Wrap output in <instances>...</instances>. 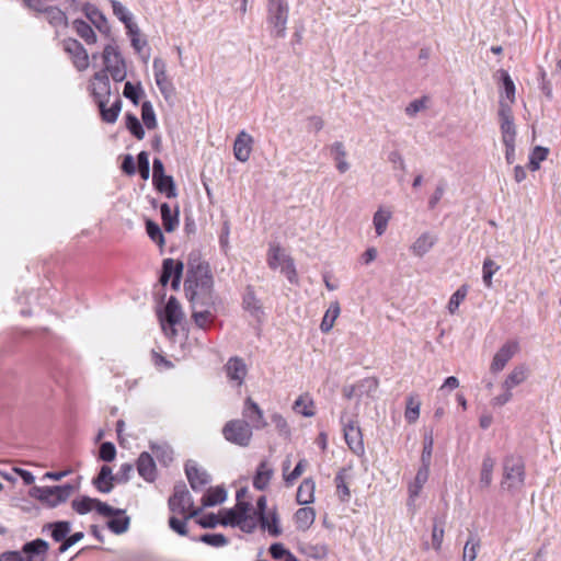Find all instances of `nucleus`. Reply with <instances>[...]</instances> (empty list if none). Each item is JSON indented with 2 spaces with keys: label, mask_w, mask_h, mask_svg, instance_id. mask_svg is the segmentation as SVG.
<instances>
[{
  "label": "nucleus",
  "mask_w": 561,
  "mask_h": 561,
  "mask_svg": "<svg viewBox=\"0 0 561 561\" xmlns=\"http://www.w3.org/2000/svg\"><path fill=\"white\" fill-rule=\"evenodd\" d=\"M225 438L233 444L243 446L245 444V425L243 421H229L222 428Z\"/></svg>",
  "instance_id": "f3484780"
},
{
  "label": "nucleus",
  "mask_w": 561,
  "mask_h": 561,
  "mask_svg": "<svg viewBox=\"0 0 561 561\" xmlns=\"http://www.w3.org/2000/svg\"><path fill=\"white\" fill-rule=\"evenodd\" d=\"M268 266L279 270L291 284L298 283V275L293 259L277 244H272L267 254Z\"/></svg>",
  "instance_id": "39448f33"
},
{
  "label": "nucleus",
  "mask_w": 561,
  "mask_h": 561,
  "mask_svg": "<svg viewBox=\"0 0 561 561\" xmlns=\"http://www.w3.org/2000/svg\"><path fill=\"white\" fill-rule=\"evenodd\" d=\"M549 150L545 147L537 146L529 156V169L536 171L540 168V162L547 159Z\"/></svg>",
  "instance_id": "864d4df0"
},
{
  "label": "nucleus",
  "mask_w": 561,
  "mask_h": 561,
  "mask_svg": "<svg viewBox=\"0 0 561 561\" xmlns=\"http://www.w3.org/2000/svg\"><path fill=\"white\" fill-rule=\"evenodd\" d=\"M199 540L213 547H221L227 543L226 537L221 534H205L201 536Z\"/></svg>",
  "instance_id": "774afa93"
},
{
  "label": "nucleus",
  "mask_w": 561,
  "mask_h": 561,
  "mask_svg": "<svg viewBox=\"0 0 561 561\" xmlns=\"http://www.w3.org/2000/svg\"><path fill=\"white\" fill-rule=\"evenodd\" d=\"M248 425L254 430H262L267 425L263 411L250 398H248Z\"/></svg>",
  "instance_id": "bb28decb"
},
{
  "label": "nucleus",
  "mask_w": 561,
  "mask_h": 561,
  "mask_svg": "<svg viewBox=\"0 0 561 561\" xmlns=\"http://www.w3.org/2000/svg\"><path fill=\"white\" fill-rule=\"evenodd\" d=\"M437 238L435 234L424 232L411 245V251L414 255L422 257L434 247Z\"/></svg>",
  "instance_id": "5701e85b"
},
{
  "label": "nucleus",
  "mask_w": 561,
  "mask_h": 561,
  "mask_svg": "<svg viewBox=\"0 0 561 561\" xmlns=\"http://www.w3.org/2000/svg\"><path fill=\"white\" fill-rule=\"evenodd\" d=\"M153 185L160 193L165 194L168 198H173L176 196L175 184L171 175H165L156 180Z\"/></svg>",
  "instance_id": "de8ad7c7"
},
{
  "label": "nucleus",
  "mask_w": 561,
  "mask_h": 561,
  "mask_svg": "<svg viewBox=\"0 0 561 561\" xmlns=\"http://www.w3.org/2000/svg\"><path fill=\"white\" fill-rule=\"evenodd\" d=\"M184 291L186 298L194 307L215 306L214 278L208 263H188L186 278L184 280Z\"/></svg>",
  "instance_id": "f257e3e1"
},
{
  "label": "nucleus",
  "mask_w": 561,
  "mask_h": 561,
  "mask_svg": "<svg viewBox=\"0 0 561 561\" xmlns=\"http://www.w3.org/2000/svg\"><path fill=\"white\" fill-rule=\"evenodd\" d=\"M499 270H500V265L496 264L492 259L486 257L483 261L482 279H483L485 287H488V288L492 287V277Z\"/></svg>",
  "instance_id": "3c124183"
},
{
  "label": "nucleus",
  "mask_w": 561,
  "mask_h": 561,
  "mask_svg": "<svg viewBox=\"0 0 561 561\" xmlns=\"http://www.w3.org/2000/svg\"><path fill=\"white\" fill-rule=\"evenodd\" d=\"M245 495V488H240L237 491L238 503L234 508L222 510L219 512L220 524L224 526H240L243 529V522H245V502L243 496Z\"/></svg>",
  "instance_id": "9b49d317"
},
{
  "label": "nucleus",
  "mask_w": 561,
  "mask_h": 561,
  "mask_svg": "<svg viewBox=\"0 0 561 561\" xmlns=\"http://www.w3.org/2000/svg\"><path fill=\"white\" fill-rule=\"evenodd\" d=\"M197 307L198 306H196V307L193 306L192 317L197 327L206 330V329L210 328V325L213 324V322L215 320V314L210 310L211 307H206V309H203V310H197Z\"/></svg>",
  "instance_id": "e433bc0d"
},
{
  "label": "nucleus",
  "mask_w": 561,
  "mask_h": 561,
  "mask_svg": "<svg viewBox=\"0 0 561 561\" xmlns=\"http://www.w3.org/2000/svg\"><path fill=\"white\" fill-rule=\"evenodd\" d=\"M111 7L114 15L124 23L128 32H133L135 23L128 10L117 0H111Z\"/></svg>",
  "instance_id": "58836bf2"
},
{
  "label": "nucleus",
  "mask_w": 561,
  "mask_h": 561,
  "mask_svg": "<svg viewBox=\"0 0 561 561\" xmlns=\"http://www.w3.org/2000/svg\"><path fill=\"white\" fill-rule=\"evenodd\" d=\"M95 499H91L88 496H82L80 499H75L71 502V506L73 511H76L78 514L83 515L92 510H94Z\"/></svg>",
  "instance_id": "6e6d98bb"
},
{
  "label": "nucleus",
  "mask_w": 561,
  "mask_h": 561,
  "mask_svg": "<svg viewBox=\"0 0 561 561\" xmlns=\"http://www.w3.org/2000/svg\"><path fill=\"white\" fill-rule=\"evenodd\" d=\"M185 472L191 488L195 491L204 488L208 483V474L195 466H186Z\"/></svg>",
  "instance_id": "7c9ffc66"
},
{
  "label": "nucleus",
  "mask_w": 561,
  "mask_h": 561,
  "mask_svg": "<svg viewBox=\"0 0 561 561\" xmlns=\"http://www.w3.org/2000/svg\"><path fill=\"white\" fill-rule=\"evenodd\" d=\"M468 294V286L461 285L450 297L448 301V311L454 314L459 308L460 304L466 299Z\"/></svg>",
  "instance_id": "603ef678"
},
{
  "label": "nucleus",
  "mask_w": 561,
  "mask_h": 561,
  "mask_svg": "<svg viewBox=\"0 0 561 561\" xmlns=\"http://www.w3.org/2000/svg\"><path fill=\"white\" fill-rule=\"evenodd\" d=\"M499 72L503 83L500 101L503 100L511 105L515 102V84L506 70H500Z\"/></svg>",
  "instance_id": "c9c22d12"
},
{
  "label": "nucleus",
  "mask_w": 561,
  "mask_h": 561,
  "mask_svg": "<svg viewBox=\"0 0 561 561\" xmlns=\"http://www.w3.org/2000/svg\"><path fill=\"white\" fill-rule=\"evenodd\" d=\"M497 116L502 142L515 141L517 131L516 125L514 123L512 107L503 100L499 101Z\"/></svg>",
  "instance_id": "9d476101"
},
{
  "label": "nucleus",
  "mask_w": 561,
  "mask_h": 561,
  "mask_svg": "<svg viewBox=\"0 0 561 561\" xmlns=\"http://www.w3.org/2000/svg\"><path fill=\"white\" fill-rule=\"evenodd\" d=\"M480 547V542L473 536L467 540L462 560L463 561H473L477 558L478 549Z\"/></svg>",
  "instance_id": "052dcab7"
},
{
  "label": "nucleus",
  "mask_w": 561,
  "mask_h": 561,
  "mask_svg": "<svg viewBox=\"0 0 561 561\" xmlns=\"http://www.w3.org/2000/svg\"><path fill=\"white\" fill-rule=\"evenodd\" d=\"M250 504L248 503V533L260 527L261 530L267 531L272 537H278L282 535L283 530L279 525V516L276 507H272L270 511L255 517L250 516Z\"/></svg>",
  "instance_id": "0eeeda50"
},
{
  "label": "nucleus",
  "mask_w": 561,
  "mask_h": 561,
  "mask_svg": "<svg viewBox=\"0 0 561 561\" xmlns=\"http://www.w3.org/2000/svg\"><path fill=\"white\" fill-rule=\"evenodd\" d=\"M48 527L51 530V537L56 542H64L70 533L69 522H56L49 524Z\"/></svg>",
  "instance_id": "8fccbe9b"
},
{
  "label": "nucleus",
  "mask_w": 561,
  "mask_h": 561,
  "mask_svg": "<svg viewBox=\"0 0 561 561\" xmlns=\"http://www.w3.org/2000/svg\"><path fill=\"white\" fill-rule=\"evenodd\" d=\"M73 28L77 32V34L85 41L87 44H94L96 43V34L93 31V28L82 20H75L73 21Z\"/></svg>",
  "instance_id": "c03bdc74"
},
{
  "label": "nucleus",
  "mask_w": 561,
  "mask_h": 561,
  "mask_svg": "<svg viewBox=\"0 0 561 561\" xmlns=\"http://www.w3.org/2000/svg\"><path fill=\"white\" fill-rule=\"evenodd\" d=\"M495 467V459L491 457L490 455H485L482 465H481V472H480V484L483 488L490 486L492 483V477H493V470Z\"/></svg>",
  "instance_id": "ea45409f"
},
{
  "label": "nucleus",
  "mask_w": 561,
  "mask_h": 561,
  "mask_svg": "<svg viewBox=\"0 0 561 561\" xmlns=\"http://www.w3.org/2000/svg\"><path fill=\"white\" fill-rule=\"evenodd\" d=\"M444 526L443 523L434 522L433 530H432V547L439 551L442 548L443 539H444Z\"/></svg>",
  "instance_id": "680f3d73"
},
{
  "label": "nucleus",
  "mask_w": 561,
  "mask_h": 561,
  "mask_svg": "<svg viewBox=\"0 0 561 561\" xmlns=\"http://www.w3.org/2000/svg\"><path fill=\"white\" fill-rule=\"evenodd\" d=\"M94 510L100 515L105 516V517L116 516V515H119V514L124 513V511L113 508L108 504L103 503V502H101L99 500H95Z\"/></svg>",
  "instance_id": "69168bd1"
},
{
  "label": "nucleus",
  "mask_w": 561,
  "mask_h": 561,
  "mask_svg": "<svg viewBox=\"0 0 561 561\" xmlns=\"http://www.w3.org/2000/svg\"><path fill=\"white\" fill-rule=\"evenodd\" d=\"M184 265L181 261H176L173 259H164L162 263V273L160 276L161 285L165 286L170 278H172L171 287L174 290H178L180 287V282L182 277Z\"/></svg>",
  "instance_id": "4468645a"
},
{
  "label": "nucleus",
  "mask_w": 561,
  "mask_h": 561,
  "mask_svg": "<svg viewBox=\"0 0 561 561\" xmlns=\"http://www.w3.org/2000/svg\"><path fill=\"white\" fill-rule=\"evenodd\" d=\"M90 90L95 103H100V101H110V80L105 71L96 72L93 76Z\"/></svg>",
  "instance_id": "dca6fc26"
},
{
  "label": "nucleus",
  "mask_w": 561,
  "mask_h": 561,
  "mask_svg": "<svg viewBox=\"0 0 561 561\" xmlns=\"http://www.w3.org/2000/svg\"><path fill=\"white\" fill-rule=\"evenodd\" d=\"M248 316L252 317L254 322L260 325L265 321V312L259 300H256L252 293L248 290Z\"/></svg>",
  "instance_id": "a19ab883"
},
{
  "label": "nucleus",
  "mask_w": 561,
  "mask_h": 561,
  "mask_svg": "<svg viewBox=\"0 0 561 561\" xmlns=\"http://www.w3.org/2000/svg\"><path fill=\"white\" fill-rule=\"evenodd\" d=\"M146 231L149 236V238L154 242L157 243L159 247H163L164 245V236L159 227L158 224H156L154 221L152 220H147L146 221Z\"/></svg>",
  "instance_id": "13d9d810"
},
{
  "label": "nucleus",
  "mask_w": 561,
  "mask_h": 561,
  "mask_svg": "<svg viewBox=\"0 0 561 561\" xmlns=\"http://www.w3.org/2000/svg\"><path fill=\"white\" fill-rule=\"evenodd\" d=\"M391 218V213L383 208H379L373 218V224L377 236H382L388 227V222Z\"/></svg>",
  "instance_id": "a18cd8bd"
},
{
  "label": "nucleus",
  "mask_w": 561,
  "mask_h": 561,
  "mask_svg": "<svg viewBox=\"0 0 561 561\" xmlns=\"http://www.w3.org/2000/svg\"><path fill=\"white\" fill-rule=\"evenodd\" d=\"M128 525H129V518L126 516L118 517V518H112L107 523V527L115 534L125 533L128 528Z\"/></svg>",
  "instance_id": "0e129e2a"
},
{
  "label": "nucleus",
  "mask_w": 561,
  "mask_h": 561,
  "mask_svg": "<svg viewBox=\"0 0 561 561\" xmlns=\"http://www.w3.org/2000/svg\"><path fill=\"white\" fill-rule=\"evenodd\" d=\"M428 476L430 468L421 466L416 472L413 483H411L409 486V493L411 499H414L420 494L423 485L426 483L428 479Z\"/></svg>",
  "instance_id": "79ce46f5"
},
{
  "label": "nucleus",
  "mask_w": 561,
  "mask_h": 561,
  "mask_svg": "<svg viewBox=\"0 0 561 561\" xmlns=\"http://www.w3.org/2000/svg\"><path fill=\"white\" fill-rule=\"evenodd\" d=\"M316 483L311 478L304 479L298 486L296 501L300 505H307L314 501Z\"/></svg>",
  "instance_id": "393cba45"
},
{
  "label": "nucleus",
  "mask_w": 561,
  "mask_h": 561,
  "mask_svg": "<svg viewBox=\"0 0 561 561\" xmlns=\"http://www.w3.org/2000/svg\"><path fill=\"white\" fill-rule=\"evenodd\" d=\"M28 9L44 13L48 22L55 26L61 25L66 23V14L56 7H46L43 0H38L37 8L36 7H27Z\"/></svg>",
  "instance_id": "412c9836"
},
{
  "label": "nucleus",
  "mask_w": 561,
  "mask_h": 561,
  "mask_svg": "<svg viewBox=\"0 0 561 561\" xmlns=\"http://www.w3.org/2000/svg\"><path fill=\"white\" fill-rule=\"evenodd\" d=\"M126 127L138 140H141L145 137V130L135 115H126Z\"/></svg>",
  "instance_id": "bf43d9fd"
},
{
  "label": "nucleus",
  "mask_w": 561,
  "mask_h": 561,
  "mask_svg": "<svg viewBox=\"0 0 561 561\" xmlns=\"http://www.w3.org/2000/svg\"><path fill=\"white\" fill-rule=\"evenodd\" d=\"M137 470L146 481L152 482L157 477V468L153 458L146 451L141 453L137 460Z\"/></svg>",
  "instance_id": "6ab92c4d"
},
{
  "label": "nucleus",
  "mask_w": 561,
  "mask_h": 561,
  "mask_svg": "<svg viewBox=\"0 0 561 561\" xmlns=\"http://www.w3.org/2000/svg\"><path fill=\"white\" fill-rule=\"evenodd\" d=\"M153 72L156 83L159 87L162 94H167L173 90V85L168 78L165 64L162 59L156 58L153 60Z\"/></svg>",
  "instance_id": "aec40b11"
},
{
  "label": "nucleus",
  "mask_w": 561,
  "mask_h": 561,
  "mask_svg": "<svg viewBox=\"0 0 561 561\" xmlns=\"http://www.w3.org/2000/svg\"><path fill=\"white\" fill-rule=\"evenodd\" d=\"M358 399L363 397H374L378 389V380L373 377L364 378L355 383Z\"/></svg>",
  "instance_id": "37998d69"
},
{
  "label": "nucleus",
  "mask_w": 561,
  "mask_h": 561,
  "mask_svg": "<svg viewBox=\"0 0 561 561\" xmlns=\"http://www.w3.org/2000/svg\"><path fill=\"white\" fill-rule=\"evenodd\" d=\"M172 515L169 518L170 528L181 536L187 535L186 522L197 517L202 507H194L193 499L184 484L175 485L168 501Z\"/></svg>",
  "instance_id": "f03ea898"
},
{
  "label": "nucleus",
  "mask_w": 561,
  "mask_h": 561,
  "mask_svg": "<svg viewBox=\"0 0 561 561\" xmlns=\"http://www.w3.org/2000/svg\"><path fill=\"white\" fill-rule=\"evenodd\" d=\"M316 519V511L312 507H301L295 515L294 520L296 528L301 531L308 530Z\"/></svg>",
  "instance_id": "c756f323"
},
{
  "label": "nucleus",
  "mask_w": 561,
  "mask_h": 561,
  "mask_svg": "<svg viewBox=\"0 0 561 561\" xmlns=\"http://www.w3.org/2000/svg\"><path fill=\"white\" fill-rule=\"evenodd\" d=\"M116 448L114 444L106 442L100 446L99 457L103 461H112L115 459Z\"/></svg>",
  "instance_id": "338daca9"
},
{
  "label": "nucleus",
  "mask_w": 561,
  "mask_h": 561,
  "mask_svg": "<svg viewBox=\"0 0 561 561\" xmlns=\"http://www.w3.org/2000/svg\"><path fill=\"white\" fill-rule=\"evenodd\" d=\"M434 439L432 434H426L424 436L423 450L421 455V466L431 467L432 454H433Z\"/></svg>",
  "instance_id": "4d7b16f0"
},
{
  "label": "nucleus",
  "mask_w": 561,
  "mask_h": 561,
  "mask_svg": "<svg viewBox=\"0 0 561 561\" xmlns=\"http://www.w3.org/2000/svg\"><path fill=\"white\" fill-rule=\"evenodd\" d=\"M341 424L343 426L344 438L348 448L356 455H363L365 447L358 422L355 419L346 417L345 414H342Z\"/></svg>",
  "instance_id": "1a4fd4ad"
},
{
  "label": "nucleus",
  "mask_w": 561,
  "mask_h": 561,
  "mask_svg": "<svg viewBox=\"0 0 561 561\" xmlns=\"http://www.w3.org/2000/svg\"><path fill=\"white\" fill-rule=\"evenodd\" d=\"M340 312H341L340 304L337 301L331 302L322 318L321 323H320V330L323 333H329L332 330L334 322L337 319Z\"/></svg>",
  "instance_id": "f704fd0d"
},
{
  "label": "nucleus",
  "mask_w": 561,
  "mask_h": 561,
  "mask_svg": "<svg viewBox=\"0 0 561 561\" xmlns=\"http://www.w3.org/2000/svg\"><path fill=\"white\" fill-rule=\"evenodd\" d=\"M528 377V369L524 365H518L507 375L502 383L503 390L512 391L515 387L523 383Z\"/></svg>",
  "instance_id": "b1692460"
},
{
  "label": "nucleus",
  "mask_w": 561,
  "mask_h": 561,
  "mask_svg": "<svg viewBox=\"0 0 561 561\" xmlns=\"http://www.w3.org/2000/svg\"><path fill=\"white\" fill-rule=\"evenodd\" d=\"M331 156L333 157L336 169L341 173H345L350 169V164L346 161V150L341 141H335L330 146Z\"/></svg>",
  "instance_id": "473e14b6"
},
{
  "label": "nucleus",
  "mask_w": 561,
  "mask_h": 561,
  "mask_svg": "<svg viewBox=\"0 0 561 561\" xmlns=\"http://www.w3.org/2000/svg\"><path fill=\"white\" fill-rule=\"evenodd\" d=\"M26 561H45L48 543L43 539H35L25 543L22 548Z\"/></svg>",
  "instance_id": "a211bd4d"
},
{
  "label": "nucleus",
  "mask_w": 561,
  "mask_h": 561,
  "mask_svg": "<svg viewBox=\"0 0 561 561\" xmlns=\"http://www.w3.org/2000/svg\"><path fill=\"white\" fill-rule=\"evenodd\" d=\"M62 46L65 53L69 56L73 67L78 71H84L89 68V55L80 42L73 38H67L64 41Z\"/></svg>",
  "instance_id": "f8f14e48"
},
{
  "label": "nucleus",
  "mask_w": 561,
  "mask_h": 561,
  "mask_svg": "<svg viewBox=\"0 0 561 561\" xmlns=\"http://www.w3.org/2000/svg\"><path fill=\"white\" fill-rule=\"evenodd\" d=\"M138 171L142 180H148L150 175L149 168V154L146 151H141L137 156Z\"/></svg>",
  "instance_id": "e2e57ef3"
},
{
  "label": "nucleus",
  "mask_w": 561,
  "mask_h": 561,
  "mask_svg": "<svg viewBox=\"0 0 561 561\" xmlns=\"http://www.w3.org/2000/svg\"><path fill=\"white\" fill-rule=\"evenodd\" d=\"M273 473L272 466L265 460L261 461L253 478V486L257 490H264L268 485Z\"/></svg>",
  "instance_id": "c85d7f7f"
},
{
  "label": "nucleus",
  "mask_w": 561,
  "mask_h": 561,
  "mask_svg": "<svg viewBox=\"0 0 561 561\" xmlns=\"http://www.w3.org/2000/svg\"><path fill=\"white\" fill-rule=\"evenodd\" d=\"M227 497V492L222 486L209 488L202 497V506L209 507L222 503Z\"/></svg>",
  "instance_id": "72a5a7b5"
},
{
  "label": "nucleus",
  "mask_w": 561,
  "mask_h": 561,
  "mask_svg": "<svg viewBox=\"0 0 561 561\" xmlns=\"http://www.w3.org/2000/svg\"><path fill=\"white\" fill-rule=\"evenodd\" d=\"M293 409L296 413L301 414L306 417L314 415V402L309 394H302L295 401Z\"/></svg>",
  "instance_id": "4c0bfd02"
},
{
  "label": "nucleus",
  "mask_w": 561,
  "mask_h": 561,
  "mask_svg": "<svg viewBox=\"0 0 561 561\" xmlns=\"http://www.w3.org/2000/svg\"><path fill=\"white\" fill-rule=\"evenodd\" d=\"M163 228L167 232L174 231L179 226V207L172 209L167 203L160 207Z\"/></svg>",
  "instance_id": "a878e982"
},
{
  "label": "nucleus",
  "mask_w": 561,
  "mask_h": 561,
  "mask_svg": "<svg viewBox=\"0 0 561 561\" xmlns=\"http://www.w3.org/2000/svg\"><path fill=\"white\" fill-rule=\"evenodd\" d=\"M525 482V463L522 457L510 455L503 460L501 485L508 491L520 490Z\"/></svg>",
  "instance_id": "7ed1b4c3"
},
{
  "label": "nucleus",
  "mask_w": 561,
  "mask_h": 561,
  "mask_svg": "<svg viewBox=\"0 0 561 561\" xmlns=\"http://www.w3.org/2000/svg\"><path fill=\"white\" fill-rule=\"evenodd\" d=\"M227 377L240 388L245 375V366L240 358H231L226 365Z\"/></svg>",
  "instance_id": "4be33fe9"
},
{
  "label": "nucleus",
  "mask_w": 561,
  "mask_h": 561,
  "mask_svg": "<svg viewBox=\"0 0 561 561\" xmlns=\"http://www.w3.org/2000/svg\"><path fill=\"white\" fill-rule=\"evenodd\" d=\"M518 351V343L516 341H508L501 346V348L495 353L492 363L490 365V370L494 374L500 373L504 369L506 364L514 357V355Z\"/></svg>",
  "instance_id": "2eb2a0df"
},
{
  "label": "nucleus",
  "mask_w": 561,
  "mask_h": 561,
  "mask_svg": "<svg viewBox=\"0 0 561 561\" xmlns=\"http://www.w3.org/2000/svg\"><path fill=\"white\" fill-rule=\"evenodd\" d=\"M334 483L336 486V494L342 502L350 500L351 492L346 483V469H341L335 478Z\"/></svg>",
  "instance_id": "49530a36"
},
{
  "label": "nucleus",
  "mask_w": 561,
  "mask_h": 561,
  "mask_svg": "<svg viewBox=\"0 0 561 561\" xmlns=\"http://www.w3.org/2000/svg\"><path fill=\"white\" fill-rule=\"evenodd\" d=\"M420 407L421 402L416 396H409L407 399V408L404 412V417L408 423L413 424L420 416Z\"/></svg>",
  "instance_id": "09e8293b"
},
{
  "label": "nucleus",
  "mask_w": 561,
  "mask_h": 561,
  "mask_svg": "<svg viewBox=\"0 0 561 561\" xmlns=\"http://www.w3.org/2000/svg\"><path fill=\"white\" fill-rule=\"evenodd\" d=\"M103 61L105 69L111 73L114 81H123L126 77L125 61L114 44H108L103 50Z\"/></svg>",
  "instance_id": "6e6552de"
},
{
  "label": "nucleus",
  "mask_w": 561,
  "mask_h": 561,
  "mask_svg": "<svg viewBox=\"0 0 561 561\" xmlns=\"http://www.w3.org/2000/svg\"><path fill=\"white\" fill-rule=\"evenodd\" d=\"M108 101H100L96 103L100 110L101 117L104 122L113 124L116 122L118 114L121 112V99L118 96L115 98L114 102L107 107Z\"/></svg>",
  "instance_id": "cd10ccee"
},
{
  "label": "nucleus",
  "mask_w": 561,
  "mask_h": 561,
  "mask_svg": "<svg viewBox=\"0 0 561 561\" xmlns=\"http://www.w3.org/2000/svg\"><path fill=\"white\" fill-rule=\"evenodd\" d=\"M73 492V486L70 484L56 485V486H34L31 490V496L41 501L42 503L55 507L66 502Z\"/></svg>",
  "instance_id": "423d86ee"
},
{
  "label": "nucleus",
  "mask_w": 561,
  "mask_h": 561,
  "mask_svg": "<svg viewBox=\"0 0 561 561\" xmlns=\"http://www.w3.org/2000/svg\"><path fill=\"white\" fill-rule=\"evenodd\" d=\"M159 319L163 330H167L168 325L172 335L176 333L174 327L182 321L183 312L181 305L175 297L171 296L169 298L163 311L159 314Z\"/></svg>",
  "instance_id": "ddd939ff"
},
{
  "label": "nucleus",
  "mask_w": 561,
  "mask_h": 561,
  "mask_svg": "<svg viewBox=\"0 0 561 561\" xmlns=\"http://www.w3.org/2000/svg\"><path fill=\"white\" fill-rule=\"evenodd\" d=\"M141 119L148 129L157 127L156 114L149 101L144 102L141 105Z\"/></svg>",
  "instance_id": "5fc2aeb1"
},
{
  "label": "nucleus",
  "mask_w": 561,
  "mask_h": 561,
  "mask_svg": "<svg viewBox=\"0 0 561 561\" xmlns=\"http://www.w3.org/2000/svg\"><path fill=\"white\" fill-rule=\"evenodd\" d=\"M288 12L289 8L286 0H267V23L272 36L285 37Z\"/></svg>",
  "instance_id": "20e7f679"
},
{
  "label": "nucleus",
  "mask_w": 561,
  "mask_h": 561,
  "mask_svg": "<svg viewBox=\"0 0 561 561\" xmlns=\"http://www.w3.org/2000/svg\"><path fill=\"white\" fill-rule=\"evenodd\" d=\"M114 476L108 466H102L98 477L94 479L95 488L103 493H108L113 489Z\"/></svg>",
  "instance_id": "2f4dec72"
}]
</instances>
